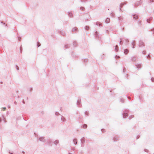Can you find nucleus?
Here are the masks:
<instances>
[{
	"mask_svg": "<svg viewBox=\"0 0 154 154\" xmlns=\"http://www.w3.org/2000/svg\"><path fill=\"white\" fill-rule=\"evenodd\" d=\"M48 143L49 144V145H51V146L52 145V143H51V140H49L48 141Z\"/></svg>",
	"mask_w": 154,
	"mask_h": 154,
	"instance_id": "19",
	"label": "nucleus"
},
{
	"mask_svg": "<svg viewBox=\"0 0 154 154\" xmlns=\"http://www.w3.org/2000/svg\"><path fill=\"white\" fill-rule=\"evenodd\" d=\"M81 1H82V2H83V1H82V0H81Z\"/></svg>",
	"mask_w": 154,
	"mask_h": 154,
	"instance_id": "55",
	"label": "nucleus"
},
{
	"mask_svg": "<svg viewBox=\"0 0 154 154\" xmlns=\"http://www.w3.org/2000/svg\"><path fill=\"white\" fill-rule=\"evenodd\" d=\"M153 33H154V32H153Z\"/></svg>",
	"mask_w": 154,
	"mask_h": 154,
	"instance_id": "56",
	"label": "nucleus"
},
{
	"mask_svg": "<svg viewBox=\"0 0 154 154\" xmlns=\"http://www.w3.org/2000/svg\"><path fill=\"white\" fill-rule=\"evenodd\" d=\"M116 57H117V58H119V56H116Z\"/></svg>",
	"mask_w": 154,
	"mask_h": 154,
	"instance_id": "43",
	"label": "nucleus"
},
{
	"mask_svg": "<svg viewBox=\"0 0 154 154\" xmlns=\"http://www.w3.org/2000/svg\"><path fill=\"white\" fill-rule=\"evenodd\" d=\"M135 41H133L132 42V46L133 48H134V45H135Z\"/></svg>",
	"mask_w": 154,
	"mask_h": 154,
	"instance_id": "5",
	"label": "nucleus"
},
{
	"mask_svg": "<svg viewBox=\"0 0 154 154\" xmlns=\"http://www.w3.org/2000/svg\"><path fill=\"white\" fill-rule=\"evenodd\" d=\"M14 103L15 104H17V102H16V101L14 102Z\"/></svg>",
	"mask_w": 154,
	"mask_h": 154,
	"instance_id": "36",
	"label": "nucleus"
},
{
	"mask_svg": "<svg viewBox=\"0 0 154 154\" xmlns=\"http://www.w3.org/2000/svg\"><path fill=\"white\" fill-rule=\"evenodd\" d=\"M22 152L23 153H25V152L23 151Z\"/></svg>",
	"mask_w": 154,
	"mask_h": 154,
	"instance_id": "50",
	"label": "nucleus"
},
{
	"mask_svg": "<svg viewBox=\"0 0 154 154\" xmlns=\"http://www.w3.org/2000/svg\"><path fill=\"white\" fill-rule=\"evenodd\" d=\"M152 31L154 32V29H153L152 30Z\"/></svg>",
	"mask_w": 154,
	"mask_h": 154,
	"instance_id": "45",
	"label": "nucleus"
},
{
	"mask_svg": "<svg viewBox=\"0 0 154 154\" xmlns=\"http://www.w3.org/2000/svg\"><path fill=\"white\" fill-rule=\"evenodd\" d=\"M23 103L24 104H25V102L24 101V100L23 101Z\"/></svg>",
	"mask_w": 154,
	"mask_h": 154,
	"instance_id": "40",
	"label": "nucleus"
},
{
	"mask_svg": "<svg viewBox=\"0 0 154 154\" xmlns=\"http://www.w3.org/2000/svg\"><path fill=\"white\" fill-rule=\"evenodd\" d=\"M124 71H125V69H123V71L124 72Z\"/></svg>",
	"mask_w": 154,
	"mask_h": 154,
	"instance_id": "54",
	"label": "nucleus"
},
{
	"mask_svg": "<svg viewBox=\"0 0 154 154\" xmlns=\"http://www.w3.org/2000/svg\"><path fill=\"white\" fill-rule=\"evenodd\" d=\"M149 20H148V19L147 20V22L148 23H149Z\"/></svg>",
	"mask_w": 154,
	"mask_h": 154,
	"instance_id": "38",
	"label": "nucleus"
},
{
	"mask_svg": "<svg viewBox=\"0 0 154 154\" xmlns=\"http://www.w3.org/2000/svg\"><path fill=\"white\" fill-rule=\"evenodd\" d=\"M145 53H146L145 51H143V53L144 54H145Z\"/></svg>",
	"mask_w": 154,
	"mask_h": 154,
	"instance_id": "33",
	"label": "nucleus"
},
{
	"mask_svg": "<svg viewBox=\"0 0 154 154\" xmlns=\"http://www.w3.org/2000/svg\"><path fill=\"white\" fill-rule=\"evenodd\" d=\"M55 114L56 115H58L59 114V113L58 112H56L55 113Z\"/></svg>",
	"mask_w": 154,
	"mask_h": 154,
	"instance_id": "31",
	"label": "nucleus"
},
{
	"mask_svg": "<svg viewBox=\"0 0 154 154\" xmlns=\"http://www.w3.org/2000/svg\"><path fill=\"white\" fill-rule=\"evenodd\" d=\"M77 31V27H74L72 29V32H74L75 31Z\"/></svg>",
	"mask_w": 154,
	"mask_h": 154,
	"instance_id": "7",
	"label": "nucleus"
},
{
	"mask_svg": "<svg viewBox=\"0 0 154 154\" xmlns=\"http://www.w3.org/2000/svg\"><path fill=\"white\" fill-rule=\"evenodd\" d=\"M149 56H148V57H147V58H148L149 57Z\"/></svg>",
	"mask_w": 154,
	"mask_h": 154,
	"instance_id": "49",
	"label": "nucleus"
},
{
	"mask_svg": "<svg viewBox=\"0 0 154 154\" xmlns=\"http://www.w3.org/2000/svg\"><path fill=\"white\" fill-rule=\"evenodd\" d=\"M110 22V19L109 18H107L105 22L106 23H108Z\"/></svg>",
	"mask_w": 154,
	"mask_h": 154,
	"instance_id": "6",
	"label": "nucleus"
},
{
	"mask_svg": "<svg viewBox=\"0 0 154 154\" xmlns=\"http://www.w3.org/2000/svg\"><path fill=\"white\" fill-rule=\"evenodd\" d=\"M85 29L86 30H88L89 29V27L88 26H86L85 27Z\"/></svg>",
	"mask_w": 154,
	"mask_h": 154,
	"instance_id": "17",
	"label": "nucleus"
},
{
	"mask_svg": "<svg viewBox=\"0 0 154 154\" xmlns=\"http://www.w3.org/2000/svg\"><path fill=\"white\" fill-rule=\"evenodd\" d=\"M118 19H119V20H120V17H118Z\"/></svg>",
	"mask_w": 154,
	"mask_h": 154,
	"instance_id": "52",
	"label": "nucleus"
},
{
	"mask_svg": "<svg viewBox=\"0 0 154 154\" xmlns=\"http://www.w3.org/2000/svg\"><path fill=\"white\" fill-rule=\"evenodd\" d=\"M58 143H59V141H58V140H56L54 142V144H55V145H57Z\"/></svg>",
	"mask_w": 154,
	"mask_h": 154,
	"instance_id": "12",
	"label": "nucleus"
},
{
	"mask_svg": "<svg viewBox=\"0 0 154 154\" xmlns=\"http://www.w3.org/2000/svg\"><path fill=\"white\" fill-rule=\"evenodd\" d=\"M68 46L69 45H66L65 46V48H68Z\"/></svg>",
	"mask_w": 154,
	"mask_h": 154,
	"instance_id": "23",
	"label": "nucleus"
},
{
	"mask_svg": "<svg viewBox=\"0 0 154 154\" xmlns=\"http://www.w3.org/2000/svg\"><path fill=\"white\" fill-rule=\"evenodd\" d=\"M151 80L152 82H154V78H151Z\"/></svg>",
	"mask_w": 154,
	"mask_h": 154,
	"instance_id": "28",
	"label": "nucleus"
},
{
	"mask_svg": "<svg viewBox=\"0 0 154 154\" xmlns=\"http://www.w3.org/2000/svg\"><path fill=\"white\" fill-rule=\"evenodd\" d=\"M139 47H141L144 46V44L143 42H142V41H139Z\"/></svg>",
	"mask_w": 154,
	"mask_h": 154,
	"instance_id": "2",
	"label": "nucleus"
},
{
	"mask_svg": "<svg viewBox=\"0 0 154 154\" xmlns=\"http://www.w3.org/2000/svg\"><path fill=\"white\" fill-rule=\"evenodd\" d=\"M81 103V101H80L79 100H78L77 101V104L78 105L80 104Z\"/></svg>",
	"mask_w": 154,
	"mask_h": 154,
	"instance_id": "21",
	"label": "nucleus"
},
{
	"mask_svg": "<svg viewBox=\"0 0 154 154\" xmlns=\"http://www.w3.org/2000/svg\"><path fill=\"white\" fill-rule=\"evenodd\" d=\"M61 120L63 122H65L66 121V119L63 116H62Z\"/></svg>",
	"mask_w": 154,
	"mask_h": 154,
	"instance_id": "10",
	"label": "nucleus"
},
{
	"mask_svg": "<svg viewBox=\"0 0 154 154\" xmlns=\"http://www.w3.org/2000/svg\"><path fill=\"white\" fill-rule=\"evenodd\" d=\"M68 154H72V153H69Z\"/></svg>",
	"mask_w": 154,
	"mask_h": 154,
	"instance_id": "51",
	"label": "nucleus"
},
{
	"mask_svg": "<svg viewBox=\"0 0 154 154\" xmlns=\"http://www.w3.org/2000/svg\"><path fill=\"white\" fill-rule=\"evenodd\" d=\"M69 16L70 17H72V14L71 12H69L68 13Z\"/></svg>",
	"mask_w": 154,
	"mask_h": 154,
	"instance_id": "14",
	"label": "nucleus"
},
{
	"mask_svg": "<svg viewBox=\"0 0 154 154\" xmlns=\"http://www.w3.org/2000/svg\"><path fill=\"white\" fill-rule=\"evenodd\" d=\"M118 45H116V48H115V51L116 52L118 51Z\"/></svg>",
	"mask_w": 154,
	"mask_h": 154,
	"instance_id": "16",
	"label": "nucleus"
},
{
	"mask_svg": "<svg viewBox=\"0 0 154 154\" xmlns=\"http://www.w3.org/2000/svg\"><path fill=\"white\" fill-rule=\"evenodd\" d=\"M62 35H65V34L64 33H63V34H62Z\"/></svg>",
	"mask_w": 154,
	"mask_h": 154,
	"instance_id": "41",
	"label": "nucleus"
},
{
	"mask_svg": "<svg viewBox=\"0 0 154 154\" xmlns=\"http://www.w3.org/2000/svg\"><path fill=\"white\" fill-rule=\"evenodd\" d=\"M138 16L136 15H134L133 16V17L135 19H137L138 18Z\"/></svg>",
	"mask_w": 154,
	"mask_h": 154,
	"instance_id": "9",
	"label": "nucleus"
},
{
	"mask_svg": "<svg viewBox=\"0 0 154 154\" xmlns=\"http://www.w3.org/2000/svg\"><path fill=\"white\" fill-rule=\"evenodd\" d=\"M136 58L135 57H132V60L133 61H136Z\"/></svg>",
	"mask_w": 154,
	"mask_h": 154,
	"instance_id": "13",
	"label": "nucleus"
},
{
	"mask_svg": "<svg viewBox=\"0 0 154 154\" xmlns=\"http://www.w3.org/2000/svg\"><path fill=\"white\" fill-rule=\"evenodd\" d=\"M73 142L75 144H77V141L76 139H75L73 140Z\"/></svg>",
	"mask_w": 154,
	"mask_h": 154,
	"instance_id": "11",
	"label": "nucleus"
},
{
	"mask_svg": "<svg viewBox=\"0 0 154 154\" xmlns=\"http://www.w3.org/2000/svg\"><path fill=\"white\" fill-rule=\"evenodd\" d=\"M3 109L4 110H5V109H6V107H3Z\"/></svg>",
	"mask_w": 154,
	"mask_h": 154,
	"instance_id": "34",
	"label": "nucleus"
},
{
	"mask_svg": "<svg viewBox=\"0 0 154 154\" xmlns=\"http://www.w3.org/2000/svg\"><path fill=\"white\" fill-rule=\"evenodd\" d=\"M135 7H137V5L136 4L135 5Z\"/></svg>",
	"mask_w": 154,
	"mask_h": 154,
	"instance_id": "48",
	"label": "nucleus"
},
{
	"mask_svg": "<svg viewBox=\"0 0 154 154\" xmlns=\"http://www.w3.org/2000/svg\"><path fill=\"white\" fill-rule=\"evenodd\" d=\"M85 115H88V113L87 112V111H86L85 112Z\"/></svg>",
	"mask_w": 154,
	"mask_h": 154,
	"instance_id": "32",
	"label": "nucleus"
},
{
	"mask_svg": "<svg viewBox=\"0 0 154 154\" xmlns=\"http://www.w3.org/2000/svg\"><path fill=\"white\" fill-rule=\"evenodd\" d=\"M1 121H2V120L1 119V118H0V122H1Z\"/></svg>",
	"mask_w": 154,
	"mask_h": 154,
	"instance_id": "44",
	"label": "nucleus"
},
{
	"mask_svg": "<svg viewBox=\"0 0 154 154\" xmlns=\"http://www.w3.org/2000/svg\"><path fill=\"white\" fill-rule=\"evenodd\" d=\"M128 52V51L127 49H125L124 51V53L125 54H127Z\"/></svg>",
	"mask_w": 154,
	"mask_h": 154,
	"instance_id": "15",
	"label": "nucleus"
},
{
	"mask_svg": "<svg viewBox=\"0 0 154 154\" xmlns=\"http://www.w3.org/2000/svg\"><path fill=\"white\" fill-rule=\"evenodd\" d=\"M17 70H18L19 69L18 68V67L17 66Z\"/></svg>",
	"mask_w": 154,
	"mask_h": 154,
	"instance_id": "46",
	"label": "nucleus"
},
{
	"mask_svg": "<svg viewBox=\"0 0 154 154\" xmlns=\"http://www.w3.org/2000/svg\"><path fill=\"white\" fill-rule=\"evenodd\" d=\"M152 2H154V0H152Z\"/></svg>",
	"mask_w": 154,
	"mask_h": 154,
	"instance_id": "42",
	"label": "nucleus"
},
{
	"mask_svg": "<svg viewBox=\"0 0 154 154\" xmlns=\"http://www.w3.org/2000/svg\"><path fill=\"white\" fill-rule=\"evenodd\" d=\"M96 25H99L100 26L101 25V24H100L98 22H97L96 23Z\"/></svg>",
	"mask_w": 154,
	"mask_h": 154,
	"instance_id": "24",
	"label": "nucleus"
},
{
	"mask_svg": "<svg viewBox=\"0 0 154 154\" xmlns=\"http://www.w3.org/2000/svg\"><path fill=\"white\" fill-rule=\"evenodd\" d=\"M83 127L84 128H86L87 127V125L86 124H84L83 125Z\"/></svg>",
	"mask_w": 154,
	"mask_h": 154,
	"instance_id": "18",
	"label": "nucleus"
},
{
	"mask_svg": "<svg viewBox=\"0 0 154 154\" xmlns=\"http://www.w3.org/2000/svg\"><path fill=\"white\" fill-rule=\"evenodd\" d=\"M123 5H124V3H121V4H120V8H121Z\"/></svg>",
	"mask_w": 154,
	"mask_h": 154,
	"instance_id": "22",
	"label": "nucleus"
},
{
	"mask_svg": "<svg viewBox=\"0 0 154 154\" xmlns=\"http://www.w3.org/2000/svg\"><path fill=\"white\" fill-rule=\"evenodd\" d=\"M97 33V32H95V34H96Z\"/></svg>",
	"mask_w": 154,
	"mask_h": 154,
	"instance_id": "47",
	"label": "nucleus"
},
{
	"mask_svg": "<svg viewBox=\"0 0 154 154\" xmlns=\"http://www.w3.org/2000/svg\"><path fill=\"white\" fill-rule=\"evenodd\" d=\"M85 138L84 137H82L81 139V143H83L85 142Z\"/></svg>",
	"mask_w": 154,
	"mask_h": 154,
	"instance_id": "4",
	"label": "nucleus"
},
{
	"mask_svg": "<svg viewBox=\"0 0 154 154\" xmlns=\"http://www.w3.org/2000/svg\"><path fill=\"white\" fill-rule=\"evenodd\" d=\"M120 100L121 101L122 103H123L124 102V100L122 98Z\"/></svg>",
	"mask_w": 154,
	"mask_h": 154,
	"instance_id": "27",
	"label": "nucleus"
},
{
	"mask_svg": "<svg viewBox=\"0 0 154 154\" xmlns=\"http://www.w3.org/2000/svg\"><path fill=\"white\" fill-rule=\"evenodd\" d=\"M133 117H134V116L132 115L131 116H130L129 118L130 119H131V118H133Z\"/></svg>",
	"mask_w": 154,
	"mask_h": 154,
	"instance_id": "29",
	"label": "nucleus"
},
{
	"mask_svg": "<svg viewBox=\"0 0 154 154\" xmlns=\"http://www.w3.org/2000/svg\"><path fill=\"white\" fill-rule=\"evenodd\" d=\"M128 112V110H125L124 111L123 113V116L124 118H125L126 117L128 116L127 112Z\"/></svg>",
	"mask_w": 154,
	"mask_h": 154,
	"instance_id": "1",
	"label": "nucleus"
},
{
	"mask_svg": "<svg viewBox=\"0 0 154 154\" xmlns=\"http://www.w3.org/2000/svg\"><path fill=\"white\" fill-rule=\"evenodd\" d=\"M118 140V138L117 137H115L114 139V141H116Z\"/></svg>",
	"mask_w": 154,
	"mask_h": 154,
	"instance_id": "26",
	"label": "nucleus"
},
{
	"mask_svg": "<svg viewBox=\"0 0 154 154\" xmlns=\"http://www.w3.org/2000/svg\"><path fill=\"white\" fill-rule=\"evenodd\" d=\"M80 9L82 10H84V8L83 7H81L80 8Z\"/></svg>",
	"mask_w": 154,
	"mask_h": 154,
	"instance_id": "30",
	"label": "nucleus"
},
{
	"mask_svg": "<svg viewBox=\"0 0 154 154\" xmlns=\"http://www.w3.org/2000/svg\"><path fill=\"white\" fill-rule=\"evenodd\" d=\"M3 24H4V25H5V23H3Z\"/></svg>",
	"mask_w": 154,
	"mask_h": 154,
	"instance_id": "53",
	"label": "nucleus"
},
{
	"mask_svg": "<svg viewBox=\"0 0 154 154\" xmlns=\"http://www.w3.org/2000/svg\"><path fill=\"white\" fill-rule=\"evenodd\" d=\"M40 45H40V43L38 42H37V47H39L40 46Z\"/></svg>",
	"mask_w": 154,
	"mask_h": 154,
	"instance_id": "20",
	"label": "nucleus"
},
{
	"mask_svg": "<svg viewBox=\"0 0 154 154\" xmlns=\"http://www.w3.org/2000/svg\"><path fill=\"white\" fill-rule=\"evenodd\" d=\"M21 38H20V37H19V38L18 39H19V41H20V40H21Z\"/></svg>",
	"mask_w": 154,
	"mask_h": 154,
	"instance_id": "35",
	"label": "nucleus"
},
{
	"mask_svg": "<svg viewBox=\"0 0 154 154\" xmlns=\"http://www.w3.org/2000/svg\"><path fill=\"white\" fill-rule=\"evenodd\" d=\"M126 42H129V41L128 39H126Z\"/></svg>",
	"mask_w": 154,
	"mask_h": 154,
	"instance_id": "37",
	"label": "nucleus"
},
{
	"mask_svg": "<svg viewBox=\"0 0 154 154\" xmlns=\"http://www.w3.org/2000/svg\"><path fill=\"white\" fill-rule=\"evenodd\" d=\"M114 14L113 12L112 13H111V16H112V17H114Z\"/></svg>",
	"mask_w": 154,
	"mask_h": 154,
	"instance_id": "25",
	"label": "nucleus"
},
{
	"mask_svg": "<svg viewBox=\"0 0 154 154\" xmlns=\"http://www.w3.org/2000/svg\"><path fill=\"white\" fill-rule=\"evenodd\" d=\"M120 40H121V41H120V44H121V42H122V39H120Z\"/></svg>",
	"mask_w": 154,
	"mask_h": 154,
	"instance_id": "39",
	"label": "nucleus"
},
{
	"mask_svg": "<svg viewBox=\"0 0 154 154\" xmlns=\"http://www.w3.org/2000/svg\"><path fill=\"white\" fill-rule=\"evenodd\" d=\"M136 66L137 67V68H140L141 67V65L140 64H137L136 65Z\"/></svg>",
	"mask_w": 154,
	"mask_h": 154,
	"instance_id": "8",
	"label": "nucleus"
},
{
	"mask_svg": "<svg viewBox=\"0 0 154 154\" xmlns=\"http://www.w3.org/2000/svg\"><path fill=\"white\" fill-rule=\"evenodd\" d=\"M39 140L42 142H45V139L44 137H41L39 138Z\"/></svg>",
	"mask_w": 154,
	"mask_h": 154,
	"instance_id": "3",
	"label": "nucleus"
}]
</instances>
